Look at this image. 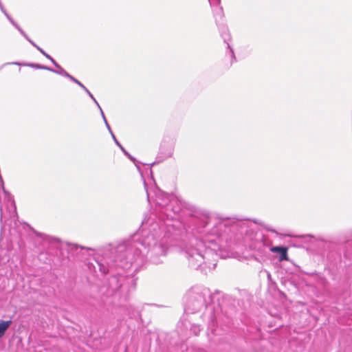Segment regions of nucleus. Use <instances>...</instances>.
<instances>
[{"label": "nucleus", "mask_w": 352, "mask_h": 352, "mask_svg": "<svg viewBox=\"0 0 352 352\" xmlns=\"http://www.w3.org/2000/svg\"><path fill=\"white\" fill-rule=\"evenodd\" d=\"M155 216L159 222L153 219L143 220L140 230L131 239L106 250L102 256L95 258L102 274H111L109 282L113 291L125 285H135L132 273L138 265L136 262L162 263L170 250L169 236L166 233L163 236L162 234L165 228L171 226L168 221L179 217L186 203L176 195L160 190L155 194Z\"/></svg>", "instance_id": "1"}, {"label": "nucleus", "mask_w": 352, "mask_h": 352, "mask_svg": "<svg viewBox=\"0 0 352 352\" xmlns=\"http://www.w3.org/2000/svg\"><path fill=\"white\" fill-rule=\"evenodd\" d=\"M195 230L199 236H192L188 242L184 243L182 252L188 259L189 266L204 274L216 267L218 258L221 256V242L239 240L243 234L244 240L249 241L250 248L260 254H265L269 248L272 252L279 254L280 261L288 259L286 247H272V242L267 236L259 232H254L245 221L202 214L197 220Z\"/></svg>", "instance_id": "2"}, {"label": "nucleus", "mask_w": 352, "mask_h": 352, "mask_svg": "<svg viewBox=\"0 0 352 352\" xmlns=\"http://www.w3.org/2000/svg\"><path fill=\"white\" fill-rule=\"evenodd\" d=\"M212 301V293L207 287H196L191 289L187 294V300L185 306V312L187 314H195L206 308L202 315L204 320L207 321L208 329H211L213 334H216L214 323L216 316L214 313V307L210 305Z\"/></svg>", "instance_id": "3"}, {"label": "nucleus", "mask_w": 352, "mask_h": 352, "mask_svg": "<svg viewBox=\"0 0 352 352\" xmlns=\"http://www.w3.org/2000/svg\"><path fill=\"white\" fill-rule=\"evenodd\" d=\"M212 12L220 35L224 43L227 44V48L228 50L226 52V55L230 58V66H231L233 63L236 61V58L234 50L228 43V41L230 40L231 37L228 31V26L224 23L223 20L224 17L223 8L222 6H217L214 8H212Z\"/></svg>", "instance_id": "4"}, {"label": "nucleus", "mask_w": 352, "mask_h": 352, "mask_svg": "<svg viewBox=\"0 0 352 352\" xmlns=\"http://www.w3.org/2000/svg\"><path fill=\"white\" fill-rule=\"evenodd\" d=\"M175 148V142L170 138H164L162 143L160 144L159 152L156 157V160L153 162L151 165L159 164L170 158L173 155Z\"/></svg>", "instance_id": "5"}, {"label": "nucleus", "mask_w": 352, "mask_h": 352, "mask_svg": "<svg viewBox=\"0 0 352 352\" xmlns=\"http://www.w3.org/2000/svg\"><path fill=\"white\" fill-rule=\"evenodd\" d=\"M19 65V66H25V67H32V68H34V69H41V67H42V65L41 64L36 63H21L19 62H12V63H7L3 65L0 67V70L1 69V68L3 67H4L6 65Z\"/></svg>", "instance_id": "6"}, {"label": "nucleus", "mask_w": 352, "mask_h": 352, "mask_svg": "<svg viewBox=\"0 0 352 352\" xmlns=\"http://www.w3.org/2000/svg\"><path fill=\"white\" fill-rule=\"evenodd\" d=\"M12 321L11 320L6 321H1L0 322V338L4 336L8 329L12 324Z\"/></svg>", "instance_id": "7"}, {"label": "nucleus", "mask_w": 352, "mask_h": 352, "mask_svg": "<svg viewBox=\"0 0 352 352\" xmlns=\"http://www.w3.org/2000/svg\"><path fill=\"white\" fill-rule=\"evenodd\" d=\"M113 140L116 144L121 149V151L123 152V153L128 157L132 162H135V159L133 156H131L127 151L125 150V148L123 147V146L121 145V144L118 142L117 138H116L115 135H113Z\"/></svg>", "instance_id": "8"}, {"label": "nucleus", "mask_w": 352, "mask_h": 352, "mask_svg": "<svg viewBox=\"0 0 352 352\" xmlns=\"http://www.w3.org/2000/svg\"><path fill=\"white\" fill-rule=\"evenodd\" d=\"M85 249V248L82 246H79L77 244H69L68 250L72 252V254H78L81 250Z\"/></svg>", "instance_id": "9"}, {"label": "nucleus", "mask_w": 352, "mask_h": 352, "mask_svg": "<svg viewBox=\"0 0 352 352\" xmlns=\"http://www.w3.org/2000/svg\"><path fill=\"white\" fill-rule=\"evenodd\" d=\"M58 67H56V69H55L56 72H54V73L67 78L69 74L66 70H65L60 65H58Z\"/></svg>", "instance_id": "10"}, {"label": "nucleus", "mask_w": 352, "mask_h": 352, "mask_svg": "<svg viewBox=\"0 0 352 352\" xmlns=\"http://www.w3.org/2000/svg\"><path fill=\"white\" fill-rule=\"evenodd\" d=\"M28 41L34 46L38 51H39L43 55H44L46 52L39 47L34 41H33L30 38L28 40Z\"/></svg>", "instance_id": "11"}, {"label": "nucleus", "mask_w": 352, "mask_h": 352, "mask_svg": "<svg viewBox=\"0 0 352 352\" xmlns=\"http://www.w3.org/2000/svg\"><path fill=\"white\" fill-rule=\"evenodd\" d=\"M67 78L75 82L77 85H78L80 88H87L80 81H79L78 79H76L75 77L72 76L71 74H69V76H67Z\"/></svg>", "instance_id": "12"}, {"label": "nucleus", "mask_w": 352, "mask_h": 352, "mask_svg": "<svg viewBox=\"0 0 352 352\" xmlns=\"http://www.w3.org/2000/svg\"><path fill=\"white\" fill-rule=\"evenodd\" d=\"M260 225L267 231L278 234L277 232L270 225L266 224L265 223H261Z\"/></svg>", "instance_id": "13"}, {"label": "nucleus", "mask_w": 352, "mask_h": 352, "mask_svg": "<svg viewBox=\"0 0 352 352\" xmlns=\"http://www.w3.org/2000/svg\"><path fill=\"white\" fill-rule=\"evenodd\" d=\"M46 58L50 60V62L54 65L55 67H58L59 65L49 54L47 52L43 55Z\"/></svg>", "instance_id": "14"}, {"label": "nucleus", "mask_w": 352, "mask_h": 352, "mask_svg": "<svg viewBox=\"0 0 352 352\" xmlns=\"http://www.w3.org/2000/svg\"><path fill=\"white\" fill-rule=\"evenodd\" d=\"M128 314L131 318H133V317L138 316L139 312L138 310H136L134 308H130V309L129 310Z\"/></svg>", "instance_id": "15"}, {"label": "nucleus", "mask_w": 352, "mask_h": 352, "mask_svg": "<svg viewBox=\"0 0 352 352\" xmlns=\"http://www.w3.org/2000/svg\"><path fill=\"white\" fill-rule=\"evenodd\" d=\"M212 8H214L217 6H221V0H208Z\"/></svg>", "instance_id": "16"}, {"label": "nucleus", "mask_w": 352, "mask_h": 352, "mask_svg": "<svg viewBox=\"0 0 352 352\" xmlns=\"http://www.w3.org/2000/svg\"><path fill=\"white\" fill-rule=\"evenodd\" d=\"M191 331L193 332V333L197 336L201 331V328L199 325L193 324L191 327Z\"/></svg>", "instance_id": "17"}, {"label": "nucleus", "mask_w": 352, "mask_h": 352, "mask_svg": "<svg viewBox=\"0 0 352 352\" xmlns=\"http://www.w3.org/2000/svg\"><path fill=\"white\" fill-rule=\"evenodd\" d=\"M19 32L20 34L28 41L30 37L28 36V34L23 31V30L20 27V26H17V29H16Z\"/></svg>", "instance_id": "18"}, {"label": "nucleus", "mask_w": 352, "mask_h": 352, "mask_svg": "<svg viewBox=\"0 0 352 352\" xmlns=\"http://www.w3.org/2000/svg\"><path fill=\"white\" fill-rule=\"evenodd\" d=\"M19 32L20 34L28 41L30 37L28 36V34L23 31V30L20 27V26H17V29H16Z\"/></svg>", "instance_id": "19"}, {"label": "nucleus", "mask_w": 352, "mask_h": 352, "mask_svg": "<svg viewBox=\"0 0 352 352\" xmlns=\"http://www.w3.org/2000/svg\"><path fill=\"white\" fill-rule=\"evenodd\" d=\"M8 20L16 29H17V26H19V24L12 18V16L8 17Z\"/></svg>", "instance_id": "20"}, {"label": "nucleus", "mask_w": 352, "mask_h": 352, "mask_svg": "<svg viewBox=\"0 0 352 352\" xmlns=\"http://www.w3.org/2000/svg\"><path fill=\"white\" fill-rule=\"evenodd\" d=\"M41 69L50 71L53 73H54V72H56V70L54 69H53L49 66L44 65H42Z\"/></svg>", "instance_id": "21"}, {"label": "nucleus", "mask_w": 352, "mask_h": 352, "mask_svg": "<svg viewBox=\"0 0 352 352\" xmlns=\"http://www.w3.org/2000/svg\"><path fill=\"white\" fill-rule=\"evenodd\" d=\"M85 90H86V92L87 93V94H89V96L93 99L94 102L97 104V106L99 107V104L98 103V102L96 101L95 98L93 96V95L89 92V89H85Z\"/></svg>", "instance_id": "22"}, {"label": "nucleus", "mask_w": 352, "mask_h": 352, "mask_svg": "<svg viewBox=\"0 0 352 352\" xmlns=\"http://www.w3.org/2000/svg\"><path fill=\"white\" fill-rule=\"evenodd\" d=\"M104 124H105L106 127H107V129H108L109 132V133H110V134L111 135V137L113 138V135H114V134H113V131H112V130H111V127H110V126H109V124L108 122H106Z\"/></svg>", "instance_id": "23"}, {"label": "nucleus", "mask_w": 352, "mask_h": 352, "mask_svg": "<svg viewBox=\"0 0 352 352\" xmlns=\"http://www.w3.org/2000/svg\"><path fill=\"white\" fill-rule=\"evenodd\" d=\"M144 188H146V184L145 181H144ZM146 194H147L148 201H150V195H149V193H148L147 189H146Z\"/></svg>", "instance_id": "24"}, {"label": "nucleus", "mask_w": 352, "mask_h": 352, "mask_svg": "<svg viewBox=\"0 0 352 352\" xmlns=\"http://www.w3.org/2000/svg\"><path fill=\"white\" fill-rule=\"evenodd\" d=\"M100 109V113H101V116L102 118L105 117L104 114V112L102 111V109H101L100 106L99 105V107H98Z\"/></svg>", "instance_id": "25"}, {"label": "nucleus", "mask_w": 352, "mask_h": 352, "mask_svg": "<svg viewBox=\"0 0 352 352\" xmlns=\"http://www.w3.org/2000/svg\"><path fill=\"white\" fill-rule=\"evenodd\" d=\"M102 119H103V120H104V123H105L106 122H107V119H106V117L102 118Z\"/></svg>", "instance_id": "26"}, {"label": "nucleus", "mask_w": 352, "mask_h": 352, "mask_svg": "<svg viewBox=\"0 0 352 352\" xmlns=\"http://www.w3.org/2000/svg\"><path fill=\"white\" fill-rule=\"evenodd\" d=\"M270 276H271L270 274L268 273V274H267L268 278H270Z\"/></svg>", "instance_id": "27"}]
</instances>
